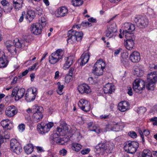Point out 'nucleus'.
Instances as JSON below:
<instances>
[{
    "instance_id": "f257e3e1",
    "label": "nucleus",
    "mask_w": 157,
    "mask_h": 157,
    "mask_svg": "<svg viewBox=\"0 0 157 157\" xmlns=\"http://www.w3.org/2000/svg\"><path fill=\"white\" fill-rule=\"evenodd\" d=\"M68 38L67 41L68 43H74L77 41H80L82 38L83 33L82 32H78L71 29L68 31Z\"/></svg>"
},
{
    "instance_id": "f03ea898",
    "label": "nucleus",
    "mask_w": 157,
    "mask_h": 157,
    "mask_svg": "<svg viewBox=\"0 0 157 157\" xmlns=\"http://www.w3.org/2000/svg\"><path fill=\"white\" fill-rule=\"evenodd\" d=\"M113 147V144L108 142L105 143H99L97 146L96 148L97 151H99V153L102 155L105 153H111Z\"/></svg>"
},
{
    "instance_id": "7ed1b4c3",
    "label": "nucleus",
    "mask_w": 157,
    "mask_h": 157,
    "mask_svg": "<svg viewBox=\"0 0 157 157\" xmlns=\"http://www.w3.org/2000/svg\"><path fill=\"white\" fill-rule=\"evenodd\" d=\"M146 88L148 90H153L155 87V83L157 82V74L155 72L149 74L147 77Z\"/></svg>"
},
{
    "instance_id": "20e7f679",
    "label": "nucleus",
    "mask_w": 157,
    "mask_h": 157,
    "mask_svg": "<svg viewBox=\"0 0 157 157\" xmlns=\"http://www.w3.org/2000/svg\"><path fill=\"white\" fill-rule=\"evenodd\" d=\"M139 147V144L135 141H128L124 143V149L127 153H135Z\"/></svg>"
},
{
    "instance_id": "39448f33",
    "label": "nucleus",
    "mask_w": 157,
    "mask_h": 157,
    "mask_svg": "<svg viewBox=\"0 0 157 157\" xmlns=\"http://www.w3.org/2000/svg\"><path fill=\"white\" fill-rule=\"evenodd\" d=\"M64 54V52L62 49H57L49 56V62L52 64L56 63L62 59Z\"/></svg>"
},
{
    "instance_id": "423d86ee",
    "label": "nucleus",
    "mask_w": 157,
    "mask_h": 157,
    "mask_svg": "<svg viewBox=\"0 0 157 157\" xmlns=\"http://www.w3.org/2000/svg\"><path fill=\"white\" fill-rule=\"evenodd\" d=\"M145 87V82L141 79H137L132 83V88L134 91L138 94L142 93Z\"/></svg>"
},
{
    "instance_id": "0eeeda50",
    "label": "nucleus",
    "mask_w": 157,
    "mask_h": 157,
    "mask_svg": "<svg viewBox=\"0 0 157 157\" xmlns=\"http://www.w3.org/2000/svg\"><path fill=\"white\" fill-rule=\"evenodd\" d=\"M43 110L42 107L36 105L33 107L32 118L35 122H38L42 120L43 117L42 112Z\"/></svg>"
},
{
    "instance_id": "6e6552de",
    "label": "nucleus",
    "mask_w": 157,
    "mask_h": 157,
    "mask_svg": "<svg viewBox=\"0 0 157 157\" xmlns=\"http://www.w3.org/2000/svg\"><path fill=\"white\" fill-rule=\"evenodd\" d=\"M133 21L136 26L140 29L147 27L148 24V19L143 17L137 16L133 19Z\"/></svg>"
},
{
    "instance_id": "1a4fd4ad",
    "label": "nucleus",
    "mask_w": 157,
    "mask_h": 157,
    "mask_svg": "<svg viewBox=\"0 0 157 157\" xmlns=\"http://www.w3.org/2000/svg\"><path fill=\"white\" fill-rule=\"evenodd\" d=\"M125 36L126 38V40L124 41L125 46L127 49L130 50L133 48L134 45L135 36L134 34L130 33L125 34Z\"/></svg>"
},
{
    "instance_id": "9d476101",
    "label": "nucleus",
    "mask_w": 157,
    "mask_h": 157,
    "mask_svg": "<svg viewBox=\"0 0 157 157\" xmlns=\"http://www.w3.org/2000/svg\"><path fill=\"white\" fill-rule=\"evenodd\" d=\"M25 91L24 88L20 89L18 86H16L13 89L11 96L12 97L15 96V100L18 101L23 97Z\"/></svg>"
},
{
    "instance_id": "9b49d317",
    "label": "nucleus",
    "mask_w": 157,
    "mask_h": 157,
    "mask_svg": "<svg viewBox=\"0 0 157 157\" xmlns=\"http://www.w3.org/2000/svg\"><path fill=\"white\" fill-rule=\"evenodd\" d=\"M53 125V123L52 122L47 124H44L41 122L37 125V127L40 129L41 134H44L49 131L50 129Z\"/></svg>"
},
{
    "instance_id": "f8f14e48",
    "label": "nucleus",
    "mask_w": 157,
    "mask_h": 157,
    "mask_svg": "<svg viewBox=\"0 0 157 157\" xmlns=\"http://www.w3.org/2000/svg\"><path fill=\"white\" fill-rule=\"evenodd\" d=\"M117 30L116 24H112L105 32L106 37L108 38H114L116 35Z\"/></svg>"
},
{
    "instance_id": "ddd939ff",
    "label": "nucleus",
    "mask_w": 157,
    "mask_h": 157,
    "mask_svg": "<svg viewBox=\"0 0 157 157\" xmlns=\"http://www.w3.org/2000/svg\"><path fill=\"white\" fill-rule=\"evenodd\" d=\"M105 67L102 66L101 63L97 62L94 64L93 69L92 73L95 76H100L103 74Z\"/></svg>"
},
{
    "instance_id": "4468645a",
    "label": "nucleus",
    "mask_w": 157,
    "mask_h": 157,
    "mask_svg": "<svg viewBox=\"0 0 157 157\" xmlns=\"http://www.w3.org/2000/svg\"><path fill=\"white\" fill-rule=\"evenodd\" d=\"M78 105L80 109L85 112L89 111L90 110V104L87 101L83 99H80Z\"/></svg>"
},
{
    "instance_id": "2eb2a0df",
    "label": "nucleus",
    "mask_w": 157,
    "mask_h": 157,
    "mask_svg": "<svg viewBox=\"0 0 157 157\" xmlns=\"http://www.w3.org/2000/svg\"><path fill=\"white\" fill-rule=\"evenodd\" d=\"M124 27V30L123 32V35L127 34L128 33L131 34V33L135 30V25L130 23H125Z\"/></svg>"
},
{
    "instance_id": "dca6fc26",
    "label": "nucleus",
    "mask_w": 157,
    "mask_h": 157,
    "mask_svg": "<svg viewBox=\"0 0 157 157\" xmlns=\"http://www.w3.org/2000/svg\"><path fill=\"white\" fill-rule=\"evenodd\" d=\"M17 113V110L16 107L13 105L8 106L6 109L5 113L9 117H12Z\"/></svg>"
},
{
    "instance_id": "f3484780",
    "label": "nucleus",
    "mask_w": 157,
    "mask_h": 157,
    "mask_svg": "<svg viewBox=\"0 0 157 157\" xmlns=\"http://www.w3.org/2000/svg\"><path fill=\"white\" fill-rule=\"evenodd\" d=\"M40 23H36L33 24L31 27L32 33L35 35L40 34L42 32V28Z\"/></svg>"
},
{
    "instance_id": "a211bd4d",
    "label": "nucleus",
    "mask_w": 157,
    "mask_h": 157,
    "mask_svg": "<svg viewBox=\"0 0 157 157\" xmlns=\"http://www.w3.org/2000/svg\"><path fill=\"white\" fill-rule=\"evenodd\" d=\"M129 59L133 63L138 62L140 60V54L137 51H134L131 54Z\"/></svg>"
},
{
    "instance_id": "6ab92c4d",
    "label": "nucleus",
    "mask_w": 157,
    "mask_h": 157,
    "mask_svg": "<svg viewBox=\"0 0 157 157\" xmlns=\"http://www.w3.org/2000/svg\"><path fill=\"white\" fill-rule=\"evenodd\" d=\"M60 135L58 133H54L50 136V139L52 140V141H53V143L56 142L59 144L62 145L64 143H62V141L60 138Z\"/></svg>"
},
{
    "instance_id": "aec40b11",
    "label": "nucleus",
    "mask_w": 157,
    "mask_h": 157,
    "mask_svg": "<svg viewBox=\"0 0 157 157\" xmlns=\"http://www.w3.org/2000/svg\"><path fill=\"white\" fill-rule=\"evenodd\" d=\"M78 90L81 94L86 93L88 94L90 92V90L88 85L83 84L79 85L78 87Z\"/></svg>"
},
{
    "instance_id": "412c9836",
    "label": "nucleus",
    "mask_w": 157,
    "mask_h": 157,
    "mask_svg": "<svg viewBox=\"0 0 157 157\" xmlns=\"http://www.w3.org/2000/svg\"><path fill=\"white\" fill-rule=\"evenodd\" d=\"M68 12V10L66 6H63L58 10L56 15L58 17H63L67 14Z\"/></svg>"
},
{
    "instance_id": "4be33fe9",
    "label": "nucleus",
    "mask_w": 157,
    "mask_h": 157,
    "mask_svg": "<svg viewBox=\"0 0 157 157\" xmlns=\"http://www.w3.org/2000/svg\"><path fill=\"white\" fill-rule=\"evenodd\" d=\"M129 105V104L128 101H123L119 104L118 108L121 112H124L128 109Z\"/></svg>"
},
{
    "instance_id": "5701e85b",
    "label": "nucleus",
    "mask_w": 157,
    "mask_h": 157,
    "mask_svg": "<svg viewBox=\"0 0 157 157\" xmlns=\"http://www.w3.org/2000/svg\"><path fill=\"white\" fill-rule=\"evenodd\" d=\"M114 90V86L109 83L105 85L103 89V91L105 94H111Z\"/></svg>"
},
{
    "instance_id": "b1692460",
    "label": "nucleus",
    "mask_w": 157,
    "mask_h": 157,
    "mask_svg": "<svg viewBox=\"0 0 157 157\" xmlns=\"http://www.w3.org/2000/svg\"><path fill=\"white\" fill-rule=\"evenodd\" d=\"M90 56V55L88 53L82 54L80 59L81 61L80 65L82 66L86 63L89 60Z\"/></svg>"
},
{
    "instance_id": "393cba45",
    "label": "nucleus",
    "mask_w": 157,
    "mask_h": 157,
    "mask_svg": "<svg viewBox=\"0 0 157 157\" xmlns=\"http://www.w3.org/2000/svg\"><path fill=\"white\" fill-rule=\"evenodd\" d=\"M27 40L25 39V40H19L18 39H16L14 40L13 43L14 44L15 47L20 48L23 46H25V44L27 42Z\"/></svg>"
},
{
    "instance_id": "a878e982",
    "label": "nucleus",
    "mask_w": 157,
    "mask_h": 157,
    "mask_svg": "<svg viewBox=\"0 0 157 157\" xmlns=\"http://www.w3.org/2000/svg\"><path fill=\"white\" fill-rule=\"evenodd\" d=\"M35 16V13L34 11L30 9L29 10L26 14L25 18L28 20L29 22H31L34 18Z\"/></svg>"
},
{
    "instance_id": "bb28decb",
    "label": "nucleus",
    "mask_w": 157,
    "mask_h": 157,
    "mask_svg": "<svg viewBox=\"0 0 157 157\" xmlns=\"http://www.w3.org/2000/svg\"><path fill=\"white\" fill-rule=\"evenodd\" d=\"M133 73L134 76L137 77H140L143 75L144 71L138 67H135Z\"/></svg>"
},
{
    "instance_id": "cd10ccee",
    "label": "nucleus",
    "mask_w": 157,
    "mask_h": 157,
    "mask_svg": "<svg viewBox=\"0 0 157 157\" xmlns=\"http://www.w3.org/2000/svg\"><path fill=\"white\" fill-rule=\"evenodd\" d=\"M65 59H67V60L64 65L63 68L64 69L68 68L73 63V58L72 57H67Z\"/></svg>"
},
{
    "instance_id": "c85d7f7f",
    "label": "nucleus",
    "mask_w": 157,
    "mask_h": 157,
    "mask_svg": "<svg viewBox=\"0 0 157 157\" xmlns=\"http://www.w3.org/2000/svg\"><path fill=\"white\" fill-rule=\"evenodd\" d=\"M21 145L16 139H12L10 141V148L11 151Z\"/></svg>"
},
{
    "instance_id": "c756f323",
    "label": "nucleus",
    "mask_w": 157,
    "mask_h": 157,
    "mask_svg": "<svg viewBox=\"0 0 157 157\" xmlns=\"http://www.w3.org/2000/svg\"><path fill=\"white\" fill-rule=\"evenodd\" d=\"M13 2L15 9L19 10L22 8L23 4V0H13Z\"/></svg>"
},
{
    "instance_id": "7c9ffc66",
    "label": "nucleus",
    "mask_w": 157,
    "mask_h": 157,
    "mask_svg": "<svg viewBox=\"0 0 157 157\" xmlns=\"http://www.w3.org/2000/svg\"><path fill=\"white\" fill-rule=\"evenodd\" d=\"M8 63V61L6 56L3 55L0 56V68L6 67Z\"/></svg>"
},
{
    "instance_id": "2f4dec72",
    "label": "nucleus",
    "mask_w": 157,
    "mask_h": 157,
    "mask_svg": "<svg viewBox=\"0 0 157 157\" xmlns=\"http://www.w3.org/2000/svg\"><path fill=\"white\" fill-rule=\"evenodd\" d=\"M24 149L25 152L27 154H29L33 151V147L32 144H29L24 147Z\"/></svg>"
},
{
    "instance_id": "473e14b6",
    "label": "nucleus",
    "mask_w": 157,
    "mask_h": 157,
    "mask_svg": "<svg viewBox=\"0 0 157 157\" xmlns=\"http://www.w3.org/2000/svg\"><path fill=\"white\" fill-rule=\"evenodd\" d=\"M71 146L72 149L77 152L79 151L82 147V146L80 144L76 143H72Z\"/></svg>"
},
{
    "instance_id": "72a5a7b5",
    "label": "nucleus",
    "mask_w": 157,
    "mask_h": 157,
    "mask_svg": "<svg viewBox=\"0 0 157 157\" xmlns=\"http://www.w3.org/2000/svg\"><path fill=\"white\" fill-rule=\"evenodd\" d=\"M13 8V5L11 4H8L3 7V9L4 12L6 13H10Z\"/></svg>"
},
{
    "instance_id": "f704fd0d",
    "label": "nucleus",
    "mask_w": 157,
    "mask_h": 157,
    "mask_svg": "<svg viewBox=\"0 0 157 157\" xmlns=\"http://www.w3.org/2000/svg\"><path fill=\"white\" fill-rule=\"evenodd\" d=\"M88 125L91 131L95 132L97 133H99V132L100 131L99 129L96 126L93 125V122H90L89 123Z\"/></svg>"
},
{
    "instance_id": "c9c22d12",
    "label": "nucleus",
    "mask_w": 157,
    "mask_h": 157,
    "mask_svg": "<svg viewBox=\"0 0 157 157\" xmlns=\"http://www.w3.org/2000/svg\"><path fill=\"white\" fill-rule=\"evenodd\" d=\"M9 121L8 119L4 120L1 121V125L3 128H7L8 130H10L11 128L10 127H9L10 125L8 123Z\"/></svg>"
},
{
    "instance_id": "e433bc0d",
    "label": "nucleus",
    "mask_w": 157,
    "mask_h": 157,
    "mask_svg": "<svg viewBox=\"0 0 157 157\" xmlns=\"http://www.w3.org/2000/svg\"><path fill=\"white\" fill-rule=\"evenodd\" d=\"M74 70V69L73 67L70 68L69 71V76H67L65 78V80L67 82H69L71 79V78L73 75V72Z\"/></svg>"
},
{
    "instance_id": "4c0bfd02",
    "label": "nucleus",
    "mask_w": 157,
    "mask_h": 157,
    "mask_svg": "<svg viewBox=\"0 0 157 157\" xmlns=\"http://www.w3.org/2000/svg\"><path fill=\"white\" fill-rule=\"evenodd\" d=\"M141 157H152V154L148 150H144L141 154Z\"/></svg>"
},
{
    "instance_id": "58836bf2",
    "label": "nucleus",
    "mask_w": 157,
    "mask_h": 157,
    "mask_svg": "<svg viewBox=\"0 0 157 157\" xmlns=\"http://www.w3.org/2000/svg\"><path fill=\"white\" fill-rule=\"evenodd\" d=\"M72 4L75 6H81L83 3L82 0H72Z\"/></svg>"
},
{
    "instance_id": "ea45409f",
    "label": "nucleus",
    "mask_w": 157,
    "mask_h": 157,
    "mask_svg": "<svg viewBox=\"0 0 157 157\" xmlns=\"http://www.w3.org/2000/svg\"><path fill=\"white\" fill-rule=\"evenodd\" d=\"M25 99L27 102H30L33 101L35 99V96H32V94H31L29 95V94L26 93L25 96Z\"/></svg>"
},
{
    "instance_id": "a19ab883",
    "label": "nucleus",
    "mask_w": 157,
    "mask_h": 157,
    "mask_svg": "<svg viewBox=\"0 0 157 157\" xmlns=\"http://www.w3.org/2000/svg\"><path fill=\"white\" fill-rule=\"evenodd\" d=\"M0 136L2 137L3 139H9L10 137L9 134L7 132H4L3 131L0 132Z\"/></svg>"
},
{
    "instance_id": "79ce46f5",
    "label": "nucleus",
    "mask_w": 157,
    "mask_h": 157,
    "mask_svg": "<svg viewBox=\"0 0 157 157\" xmlns=\"http://www.w3.org/2000/svg\"><path fill=\"white\" fill-rule=\"evenodd\" d=\"M22 151V148L21 145L17 147L16 148L11 151L17 154H19Z\"/></svg>"
},
{
    "instance_id": "37998d69",
    "label": "nucleus",
    "mask_w": 157,
    "mask_h": 157,
    "mask_svg": "<svg viewBox=\"0 0 157 157\" xmlns=\"http://www.w3.org/2000/svg\"><path fill=\"white\" fill-rule=\"evenodd\" d=\"M129 54L128 52L125 51L123 52L121 54V57L122 58L123 60H126L125 62L128 60L127 59L128 58Z\"/></svg>"
},
{
    "instance_id": "c03bdc74",
    "label": "nucleus",
    "mask_w": 157,
    "mask_h": 157,
    "mask_svg": "<svg viewBox=\"0 0 157 157\" xmlns=\"http://www.w3.org/2000/svg\"><path fill=\"white\" fill-rule=\"evenodd\" d=\"M57 84L58 86V90H57V93L59 95L62 94V91L63 88V85H61L60 82H58Z\"/></svg>"
},
{
    "instance_id": "a18cd8bd",
    "label": "nucleus",
    "mask_w": 157,
    "mask_h": 157,
    "mask_svg": "<svg viewBox=\"0 0 157 157\" xmlns=\"http://www.w3.org/2000/svg\"><path fill=\"white\" fill-rule=\"evenodd\" d=\"M39 22L41 23L40 25L43 27L46 25V20L44 17H41L39 19Z\"/></svg>"
},
{
    "instance_id": "49530a36",
    "label": "nucleus",
    "mask_w": 157,
    "mask_h": 157,
    "mask_svg": "<svg viewBox=\"0 0 157 157\" xmlns=\"http://www.w3.org/2000/svg\"><path fill=\"white\" fill-rule=\"evenodd\" d=\"M147 109L146 107L144 106L140 107L138 110V113L140 114H144L146 111Z\"/></svg>"
},
{
    "instance_id": "de8ad7c7",
    "label": "nucleus",
    "mask_w": 157,
    "mask_h": 157,
    "mask_svg": "<svg viewBox=\"0 0 157 157\" xmlns=\"http://www.w3.org/2000/svg\"><path fill=\"white\" fill-rule=\"evenodd\" d=\"M128 135L133 138H136L137 137V134L136 132L134 131L129 132L128 133Z\"/></svg>"
},
{
    "instance_id": "09e8293b",
    "label": "nucleus",
    "mask_w": 157,
    "mask_h": 157,
    "mask_svg": "<svg viewBox=\"0 0 157 157\" xmlns=\"http://www.w3.org/2000/svg\"><path fill=\"white\" fill-rule=\"evenodd\" d=\"M59 153L60 155L65 156L67 153V151L65 149L63 148L60 150Z\"/></svg>"
},
{
    "instance_id": "8fccbe9b",
    "label": "nucleus",
    "mask_w": 157,
    "mask_h": 157,
    "mask_svg": "<svg viewBox=\"0 0 157 157\" xmlns=\"http://www.w3.org/2000/svg\"><path fill=\"white\" fill-rule=\"evenodd\" d=\"M90 148H85L82 150L81 151V153L83 155L87 154L90 152Z\"/></svg>"
},
{
    "instance_id": "3c124183",
    "label": "nucleus",
    "mask_w": 157,
    "mask_h": 157,
    "mask_svg": "<svg viewBox=\"0 0 157 157\" xmlns=\"http://www.w3.org/2000/svg\"><path fill=\"white\" fill-rule=\"evenodd\" d=\"M38 63L36 62L32 66H31L28 68V70L29 71H33L35 68H36V66L38 65Z\"/></svg>"
},
{
    "instance_id": "603ef678",
    "label": "nucleus",
    "mask_w": 157,
    "mask_h": 157,
    "mask_svg": "<svg viewBox=\"0 0 157 157\" xmlns=\"http://www.w3.org/2000/svg\"><path fill=\"white\" fill-rule=\"evenodd\" d=\"M12 42L10 40H8L5 43V45L6 46L7 49L9 48H10L11 47V46H12Z\"/></svg>"
},
{
    "instance_id": "864d4df0",
    "label": "nucleus",
    "mask_w": 157,
    "mask_h": 157,
    "mask_svg": "<svg viewBox=\"0 0 157 157\" xmlns=\"http://www.w3.org/2000/svg\"><path fill=\"white\" fill-rule=\"evenodd\" d=\"M16 48L15 47V46H13L12 45L11 46V47H10V48H9L8 49V51L11 53H13L14 51L16 52Z\"/></svg>"
},
{
    "instance_id": "5fc2aeb1",
    "label": "nucleus",
    "mask_w": 157,
    "mask_h": 157,
    "mask_svg": "<svg viewBox=\"0 0 157 157\" xmlns=\"http://www.w3.org/2000/svg\"><path fill=\"white\" fill-rule=\"evenodd\" d=\"M57 131L59 133V134L60 136L63 135V132L62 127L61 128L57 127Z\"/></svg>"
},
{
    "instance_id": "6e6d98bb",
    "label": "nucleus",
    "mask_w": 157,
    "mask_h": 157,
    "mask_svg": "<svg viewBox=\"0 0 157 157\" xmlns=\"http://www.w3.org/2000/svg\"><path fill=\"white\" fill-rule=\"evenodd\" d=\"M32 93L31 94L33 96H35V98L37 94V90L36 88H33L32 89Z\"/></svg>"
},
{
    "instance_id": "4d7b16f0",
    "label": "nucleus",
    "mask_w": 157,
    "mask_h": 157,
    "mask_svg": "<svg viewBox=\"0 0 157 157\" xmlns=\"http://www.w3.org/2000/svg\"><path fill=\"white\" fill-rule=\"evenodd\" d=\"M18 128L19 131L22 132L25 129V125L22 124H21L19 125Z\"/></svg>"
},
{
    "instance_id": "13d9d810",
    "label": "nucleus",
    "mask_w": 157,
    "mask_h": 157,
    "mask_svg": "<svg viewBox=\"0 0 157 157\" xmlns=\"http://www.w3.org/2000/svg\"><path fill=\"white\" fill-rule=\"evenodd\" d=\"M91 23L88 21L86 22H82L81 24V25L83 27H85L87 26H90V25H91Z\"/></svg>"
},
{
    "instance_id": "bf43d9fd",
    "label": "nucleus",
    "mask_w": 157,
    "mask_h": 157,
    "mask_svg": "<svg viewBox=\"0 0 157 157\" xmlns=\"http://www.w3.org/2000/svg\"><path fill=\"white\" fill-rule=\"evenodd\" d=\"M128 90L127 92L128 94L130 96H132L133 94L132 90V88L131 87H128Z\"/></svg>"
},
{
    "instance_id": "052dcab7",
    "label": "nucleus",
    "mask_w": 157,
    "mask_h": 157,
    "mask_svg": "<svg viewBox=\"0 0 157 157\" xmlns=\"http://www.w3.org/2000/svg\"><path fill=\"white\" fill-rule=\"evenodd\" d=\"M25 12L23 11L22 12V15L20 17L19 19V22H21L23 21V18H24L23 16H25Z\"/></svg>"
},
{
    "instance_id": "680f3d73",
    "label": "nucleus",
    "mask_w": 157,
    "mask_h": 157,
    "mask_svg": "<svg viewBox=\"0 0 157 157\" xmlns=\"http://www.w3.org/2000/svg\"><path fill=\"white\" fill-rule=\"evenodd\" d=\"M1 3L2 4L3 6V7H4L6 5H7L8 4H10L6 0H3L1 2Z\"/></svg>"
},
{
    "instance_id": "e2e57ef3",
    "label": "nucleus",
    "mask_w": 157,
    "mask_h": 157,
    "mask_svg": "<svg viewBox=\"0 0 157 157\" xmlns=\"http://www.w3.org/2000/svg\"><path fill=\"white\" fill-rule=\"evenodd\" d=\"M100 118L102 119H107L109 118V115H102L100 116Z\"/></svg>"
},
{
    "instance_id": "0e129e2a",
    "label": "nucleus",
    "mask_w": 157,
    "mask_h": 157,
    "mask_svg": "<svg viewBox=\"0 0 157 157\" xmlns=\"http://www.w3.org/2000/svg\"><path fill=\"white\" fill-rule=\"evenodd\" d=\"M63 128V133H65L66 131H68V128L66 125H64L62 126Z\"/></svg>"
},
{
    "instance_id": "69168bd1",
    "label": "nucleus",
    "mask_w": 157,
    "mask_h": 157,
    "mask_svg": "<svg viewBox=\"0 0 157 157\" xmlns=\"http://www.w3.org/2000/svg\"><path fill=\"white\" fill-rule=\"evenodd\" d=\"M89 21L93 22L96 23V20L93 17H91L88 19Z\"/></svg>"
},
{
    "instance_id": "338daca9",
    "label": "nucleus",
    "mask_w": 157,
    "mask_h": 157,
    "mask_svg": "<svg viewBox=\"0 0 157 157\" xmlns=\"http://www.w3.org/2000/svg\"><path fill=\"white\" fill-rule=\"evenodd\" d=\"M59 72L58 71H56L55 73V78L57 79L59 78Z\"/></svg>"
},
{
    "instance_id": "774afa93",
    "label": "nucleus",
    "mask_w": 157,
    "mask_h": 157,
    "mask_svg": "<svg viewBox=\"0 0 157 157\" xmlns=\"http://www.w3.org/2000/svg\"><path fill=\"white\" fill-rule=\"evenodd\" d=\"M144 135L147 136L150 134V132L148 130H145L143 131Z\"/></svg>"
}]
</instances>
